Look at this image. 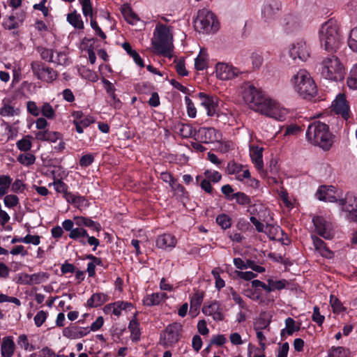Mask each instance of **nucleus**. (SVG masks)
Here are the masks:
<instances>
[{
    "label": "nucleus",
    "instance_id": "61",
    "mask_svg": "<svg viewBox=\"0 0 357 357\" xmlns=\"http://www.w3.org/2000/svg\"><path fill=\"white\" fill-rule=\"evenodd\" d=\"M230 293L233 301L239 306L241 310H248V306L242 299L241 296L233 288L230 289Z\"/></svg>",
    "mask_w": 357,
    "mask_h": 357
},
{
    "label": "nucleus",
    "instance_id": "46",
    "mask_svg": "<svg viewBox=\"0 0 357 357\" xmlns=\"http://www.w3.org/2000/svg\"><path fill=\"white\" fill-rule=\"evenodd\" d=\"M17 148L22 152H29L32 147L31 137L26 135L16 142Z\"/></svg>",
    "mask_w": 357,
    "mask_h": 357
},
{
    "label": "nucleus",
    "instance_id": "41",
    "mask_svg": "<svg viewBox=\"0 0 357 357\" xmlns=\"http://www.w3.org/2000/svg\"><path fill=\"white\" fill-rule=\"evenodd\" d=\"M36 158L34 154L31 152H25L20 153L17 157V161L23 166L29 167L33 165L36 162Z\"/></svg>",
    "mask_w": 357,
    "mask_h": 357
},
{
    "label": "nucleus",
    "instance_id": "32",
    "mask_svg": "<svg viewBox=\"0 0 357 357\" xmlns=\"http://www.w3.org/2000/svg\"><path fill=\"white\" fill-rule=\"evenodd\" d=\"M109 299L107 294L99 292L92 294L90 298L87 301V305L91 307H97L101 306Z\"/></svg>",
    "mask_w": 357,
    "mask_h": 357
},
{
    "label": "nucleus",
    "instance_id": "54",
    "mask_svg": "<svg viewBox=\"0 0 357 357\" xmlns=\"http://www.w3.org/2000/svg\"><path fill=\"white\" fill-rule=\"evenodd\" d=\"M222 272V270H221L219 268H215L212 270L211 273L213 275L215 278V287L220 290L222 288H223L225 286V282L223 279L220 277V273Z\"/></svg>",
    "mask_w": 357,
    "mask_h": 357
},
{
    "label": "nucleus",
    "instance_id": "23",
    "mask_svg": "<svg viewBox=\"0 0 357 357\" xmlns=\"http://www.w3.org/2000/svg\"><path fill=\"white\" fill-rule=\"evenodd\" d=\"M90 333L89 327L70 325L63 330V335L69 339H79Z\"/></svg>",
    "mask_w": 357,
    "mask_h": 357
},
{
    "label": "nucleus",
    "instance_id": "12",
    "mask_svg": "<svg viewBox=\"0 0 357 357\" xmlns=\"http://www.w3.org/2000/svg\"><path fill=\"white\" fill-rule=\"evenodd\" d=\"M215 70L216 77L224 81L233 79L242 73L238 68L224 62H218Z\"/></svg>",
    "mask_w": 357,
    "mask_h": 357
},
{
    "label": "nucleus",
    "instance_id": "55",
    "mask_svg": "<svg viewBox=\"0 0 357 357\" xmlns=\"http://www.w3.org/2000/svg\"><path fill=\"white\" fill-rule=\"evenodd\" d=\"M264 347H256L250 344L248 347V357H265Z\"/></svg>",
    "mask_w": 357,
    "mask_h": 357
},
{
    "label": "nucleus",
    "instance_id": "56",
    "mask_svg": "<svg viewBox=\"0 0 357 357\" xmlns=\"http://www.w3.org/2000/svg\"><path fill=\"white\" fill-rule=\"evenodd\" d=\"M40 111L42 115L48 119H53L55 117V111L52 106L48 102L43 103Z\"/></svg>",
    "mask_w": 357,
    "mask_h": 357
},
{
    "label": "nucleus",
    "instance_id": "36",
    "mask_svg": "<svg viewBox=\"0 0 357 357\" xmlns=\"http://www.w3.org/2000/svg\"><path fill=\"white\" fill-rule=\"evenodd\" d=\"M347 86L351 90H357V63L353 64L347 74Z\"/></svg>",
    "mask_w": 357,
    "mask_h": 357
},
{
    "label": "nucleus",
    "instance_id": "7",
    "mask_svg": "<svg viewBox=\"0 0 357 357\" xmlns=\"http://www.w3.org/2000/svg\"><path fill=\"white\" fill-rule=\"evenodd\" d=\"M241 96L245 105L252 111L260 114L268 95L250 84L241 88Z\"/></svg>",
    "mask_w": 357,
    "mask_h": 357
},
{
    "label": "nucleus",
    "instance_id": "43",
    "mask_svg": "<svg viewBox=\"0 0 357 357\" xmlns=\"http://www.w3.org/2000/svg\"><path fill=\"white\" fill-rule=\"evenodd\" d=\"M121 10L123 17L128 23L135 24L139 21V18L137 15L128 5H123L121 7Z\"/></svg>",
    "mask_w": 357,
    "mask_h": 357
},
{
    "label": "nucleus",
    "instance_id": "9",
    "mask_svg": "<svg viewBox=\"0 0 357 357\" xmlns=\"http://www.w3.org/2000/svg\"><path fill=\"white\" fill-rule=\"evenodd\" d=\"M260 114L283 121L288 114V109L282 105L277 100L268 96Z\"/></svg>",
    "mask_w": 357,
    "mask_h": 357
},
{
    "label": "nucleus",
    "instance_id": "48",
    "mask_svg": "<svg viewBox=\"0 0 357 357\" xmlns=\"http://www.w3.org/2000/svg\"><path fill=\"white\" fill-rule=\"evenodd\" d=\"M94 122V119L92 116L89 115H84V116L77 122L75 125L76 131L78 133H82L84 128L89 126Z\"/></svg>",
    "mask_w": 357,
    "mask_h": 357
},
{
    "label": "nucleus",
    "instance_id": "62",
    "mask_svg": "<svg viewBox=\"0 0 357 357\" xmlns=\"http://www.w3.org/2000/svg\"><path fill=\"white\" fill-rule=\"evenodd\" d=\"M216 222L224 229L229 228L231 224L230 218L225 214L219 215L216 218Z\"/></svg>",
    "mask_w": 357,
    "mask_h": 357
},
{
    "label": "nucleus",
    "instance_id": "5",
    "mask_svg": "<svg viewBox=\"0 0 357 357\" xmlns=\"http://www.w3.org/2000/svg\"><path fill=\"white\" fill-rule=\"evenodd\" d=\"M321 76L331 82H340L344 79L345 67L341 60L335 55L324 57L319 63Z\"/></svg>",
    "mask_w": 357,
    "mask_h": 357
},
{
    "label": "nucleus",
    "instance_id": "58",
    "mask_svg": "<svg viewBox=\"0 0 357 357\" xmlns=\"http://www.w3.org/2000/svg\"><path fill=\"white\" fill-rule=\"evenodd\" d=\"M79 74L82 77L92 82H95L98 79V77L96 73L85 68L79 70Z\"/></svg>",
    "mask_w": 357,
    "mask_h": 357
},
{
    "label": "nucleus",
    "instance_id": "16",
    "mask_svg": "<svg viewBox=\"0 0 357 357\" xmlns=\"http://www.w3.org/2000/svg\"><path fill=\"white\" fill-rule=\"evenodd\" d=\"M31 69L38 79L48 83L52 82L57 77V73L52 68L40 65L38 63H32Z\"/></svg>",
    "mask_w": 357,
    "mask_h": 357
},
{
    "label": "nucleus",
    "instance_id": "38",
    "mask_svg": "<svg viewBox=\"0 0 357 357\" xmlns=\"http://www.w3.org/2000/svg\"><path fill=\"white\" fill-rule=\"evenodd\" d=\"M102 83L104 84L105 89L106 90L107 94L114 101V102H113V105L115 107H119L121 106V102L120 100L116 98V95L115 94L116 89L114 84L109 80L105 79H102Z\"/></svg>",
    "mask_w": 357,
    "mask_h": 357
},
{
    "label": "nucleus",
    "instance_id": "57",
    "mask_svg": "<svg viewBox=\"0 0 357 357\" xmlns=\"http://www.w3.org/2000/svg\"><path fill=\"white\" fill-rule=\"evenodd\" d=\"M3 204L8 208H14L19 204V199L15 195H6L3 198Z\"/></svg>",
    "mask_w": 357,
    "mask_h": 357
},
{
    "label": "nucleus",
    "instance_id": "33",
    "mask_svg": "<svg viewBox=\"0 0 357 357\" xmlns=\"http://www.w3.org/2000/svg\"><path fill=\"white\" fill-rule=\"evenodd\" d=\"M208 65V54L205 49H201L195 59V68L197 70H204Z\"/></svg>",
    "mask_w": 357,
    "mask_h": 357
},
{
    "label": "nucleus",
    "instance_id": "3",
    "mask_svg": "<svg viewBox=\"0 0 357 357\" xmlns=\"http://www.w3.org/2000/svg\"><path fill=\"white\" fill-rule=\"evenodd\" d=\"M294 91L305 99H310L317 92V86L310 74L305 69L298 70L290 79Z\"/></svg>",
    "mask_w": 357,
    "mask_h": 357
},
{
    "label": "nucleus",
    "instance_id": "18",
    "mask_svg": "<svg viewBox=\"0 0 357 357\" xmlns=\"http://www.w3.org/2000/svg\"><path fill=\"white\" fill-rule=\"evenodd\" d=\"M333 111L341 115L344 119L347 120L349 117V105L343 93H339L332 102Z\"/></svg>",
    "mask_w": 357,
    "mask_h": 357
},
{
    "label": "nucleus",
    "instance_id": "30",
    "mask_svg": "<svg viewBox=\"0 0 357 357\" xmlns=\"http://www.w3.org/2000/svg\"><path fill=\"white\" fill-rule=\"evenodd\" d=\"M312 238L315 250H317L322 257L327 259H331L333 257V252L326 247V243L321 238L315 236H312Z\"/></svg>",
    "mask_w": 357,
    "mask_h": 357
},
{
    "label": "nucleus",
    "instance_id": "11",
    "mask_svg": "<svg viewBox=\"0 0 357 357\" xmlns=\"http://www.w3.org/2000/svg\"><path fill=\"white\" fill-rule=\"evenodd\" d=\"M338 205L341 206V210L347 220L357 222L356 195L352 192L347 193L344 199L339 200Z\"/></svg>",
    "mask_w": 357,
    "mask_h": 357
},
{
    "label": "nucleus",
    "instance_id": "47",
    "mask_svg": "<svg viewBox=\"0 0 357 357\" xmlns=\"http://www.w3.org/2000/svg\"><path fill=\"white\" fill-rule=\"evenodd\" d=\"M12 183V178L8 175L0 176V197L6 195Z\"/></svg>",
    "mask_w": 357,
    "mask_h": 357
},
{
    "label": "nucleus",
    "instance_id": "59",
    "mask_svg": "<svg viewBox=\"0 0 357 357\" xmlns=\"http://www.w3.org/2000/svg\"><path fill=\"white\" fill-rule=\"evenodd\" d=\"M17 344L26 351H33L35 349V347L29 344L28 337L24 334H22L18 337Z\"/></svg>",
    "mask_w": 357,
    "mask_h": 357
},
{
    "label": "nucleus",
    "instance_id": "1",
    "mask_svg": "<svg viewBox=\"0 0 357 357\" xmlns=\"http://www.w3.org/2000/svg\"><path fill=\"white\" fill-rule=\"evenodd\" d=\"M320 47L328 53L337 52L343 45L344 36L340 22L330 18L321 24L317 32Z\"/></svg>",
    "mask_w": 357,
    "mask_h": 357
},
{
    "label": "nucleus",
    "instance_id": "39",
    "mask_svg": "<svg viewBox=\"0 0 357 357\" xmlns=\"http://www.w3.org/2000/svg\"><path fill=\"white\" fill-rule=\"evenodd\" d=\"M133 310L134 306L131 303L121 301L115 302V310H116L115 316L117 317L122 315L123 313L126 314L132 312Z\"/></svg>",
    "mask_w": 357,
    "mask_h": 357
},
{
    "label": "nucleus",
    "instance_id": "14",
    "mask_svg": "<svg viewBox=\"0 0 357 357\" xmlns=\"http://www.w3.org/2000/svg\"><path fill=\"white\" fill-rule=\"evenodd\" d=\"M155 243L156 248L166 252H171L176 247L178 239L174 234L170 232H165L156 236Z\"/></svg>",
    "mask_w": 357,
    "mask_h": 357
},
{
    "label": "nucleus",
    "instance_id": "42",
    "mask_svg": "<svg viewBox=\"0 0 357 357\" xmlns=\"http://www.w3.org/2000/svg\"><path fill=\"white\" fill-rule=\"evenodd\" d=\"M347 43L349 49L352 52L357 53V26L349 31Z\"/></svg>",
    "mask_w": 357,
    "mask_h": 357
},
{
    "label": "nucleus",
    "instance_id": "29",
    "mask_svg": "<svg viewBox=\"0 0 357 357\" xmlns=\"http://www.w3.org/2000/svg\"><path fill=\"white\" fill-rule=\"evenodd\" d=\"M24 22L23 15L17 17L14 15L6 16L3 18L2 26L6 30L18 29Z\"/></svg>",
    "mask_w": 357,
    "mask_h": 357
},
{
    "label": "nucleus",
    "instance_id": "40",
    "mask_svg": "<svg viewBox=\"0 0 357 357\" xmlns=\"http://www.w3.org/2000/svg\"><path fill=\"white\" fill-rule=\"evenodd\" d=\"M204 299V293L202 291L195 292L190 298V313H193V308H195V314L199 312V308Z\"/></svg>",
    "mask_w": 357,
    "mask_h": 357
},
{
    "label": "nucleus",
    "instance_id": "4",
    "mask_svg": "<svg viewBox=\"0 0 357 357\" xmlns=\"http://www.w3.org/2000/svg\"><path fill=\"white\" fill-rule=\"evenodd\" d=\"M306 137L309 142L324 150H328L333 143V135L324 123L314 121L309 125Z\"/></svg>",
    "mask_w": 357,
    "mask_h": 357
},
{
    "label": "nucleus",
    "instance_id": "52",
    "mask_svg": "<svg viewBox=\"0 0 357 357\" xmlns=\"http://www.w3.org/2000/svg\"><path fill=\"white\" fill-rule=\"evenodd\" d=\"M267 282L269 284L270 292L283 289L287 284L285 280H274L271 278H268Z\"/></svg>",
    "mask_w": 357,
    "mask_h": 357
},
{
    "label": "nucleus",
    "instance_id": "34",
    "mask_svg": "<svg viewBox=\"0 0 357 357\" xmlns=\"http://www.w3.org/2000/svg\"><path fill=\"white\" fill-rule=\"evenodd\" d=\"M35 136L38 140L51 142H55L61 137V135L59 132L48 130L39 131L36 133Z\"/></svg>",
    "mask_w": 357,
    "mask_h": 357
},
{
    "label": "nucleus",
    "instance_id": "6",
    "mask_svg": "<svg viewBox=\"0 0 357 357\" xmlns=\"http://www.w3.org/2000/svg\"><path fill=\"white\" fill-rule=\"evenodd\" d=\"M65 231H69L68 236L70 239L77 241L81 245H89L92 250L96 251L100 245V241L95 236H89L87 230L84 227H74V222L70 219H67L62 222Z\"/></svg>",
    "mask_w": 357,
    "mask_h": 357
},
{
    "label": "nucleus",
    "instance_id": "8",
    "mask_svg": "<svg viewBox=\"0 0 357 357\" xmlns=\"http://www.w3.org/2000/svg\"><path fill=\"white\" fill-rule=\"evenodd\" d=\"M195 26L200 32H215L218 29V22L212 12L207 9H202L197 13Z\"/></svg>",
    "mask_w": 357,
    "mask_h": 357
},
{
    "label": "nucleus",
    "instance_id": "49",
    "mask_svg": "<svg viewBox=\"0 0 357 357\" xmlns=\"http://www.w3.org/2000/svg\"><path fill=\"white\" fill-rule=\"evenodd\" d=\"M49 279V274L45 272H38L30 275L31 285L39 284L47 282Z\"/></svg>",
    "mask_w": 357,
    "mask_h": 357
},
{
    "label": "nucleus",
    "instance_id": "35",
    "mask_svg": "<svg viewBox=\"0 0 357 357\" xmlns=\"http://www.w3.org/2000/svg\"><path fill=\"white\" fill-rule=\"evenodd\" d=\"M132 314L133 317L129 323L128 329L130 331L131 339L134 341H137L140 337L139 323L137 320V312L134 311Z\"/></svg>",
    "mask_w": 357,
    "mask_h": 357
},
{
    "label": "nucleus",
    "instance_id": "10",
    "mask_svg": "<svg viewBox=\"0 0 357 357\" xmlns=\"http://www.w3.org/2000/svg\"><path fill=\"white\" fill-rule=\"evenodd\" d=\"M288 55L295 61L305 62L311 56V48L305 40L297 39L289 45Z\"/></svg>",
    "mask_w": 357,
    "mask_h": 357
},
{
    "label": "nucleus",
    "instance_id": "37",
    "mask_svg": "<svg viewBox=\"0 0 357 357\" xmlns=\"http://www.w3.org/2000/svg\"><path fill=\"white\" fill-rule=\"evenodd\" d=\"M67 22L76 29L82 30L84 27L80 14L74 10L67 15Z\"/></svg>",
    "mask_w": 357,
    "mask_h": 357
},
{
    "label": "nucleus",
    "instance_id": "53",
    "mask_svg": "<svg viewBox=\"0 0 357 357\" xmlns=\"http://www.w3.org/2000/svg\"><path fill=\"white\" fill-rule=\"evenodd\" d=\"M52 62L61 66H66L69 64L68 56L65 52H55Z\"/></svg>",
    "mask_w": 357,
    "mask_h": 357
},
{
    "label": "nucleus",
    "instance_id": "45",
    "mask_svg": "<svg viewBox=\"0 0 357 357\" xmlns=\"http://www.w3.org/2000/svg\"><path fill=\"white\" fill-rule=\"evenodd\" d=\"M349 349L344 347H332L328 351V357H349Z\"/></svg>",
    "mask_w": 357,
    "mask_h": 357
},
{
    "label": "nucleus",
    "instance_id": "27",
    "mask_svg": "<svg viewBox=\"0 0 357 357\" xmlns=\"http://www.w3.org/2000/svg\"><path fill=\"white\" fill-rule=\"evenodd\" d=\"M71 220L74 222V226H77L76 227H87L93 229V231H96L98 233L101 230L100 225L92 220L89 218L84 216H74L73 219Z\"/></svg>",
    "mask_w": 357,
    "mask_h": 357
},
{
    "label": "nucleus",
    "instance_id": "64",
    "mask_svg": "<svg viewBox=\"0 0 357 357\" xmlns=\"http://www.w3.org/2000/svg\"><path fill=\"white\" fill-rule=\"evenodd\" d=\"M12 191L15 193H23L26 189L24 183L20 179H16L11 183Z\"/></svg>",
    "mask_w": 357,
    "mask_h": 357
},
{
    "label": "nucleus",
    "instance_id": "20",
    "mask_svg": "<svg viewBox=\"0 0 357 357\" xmlns=\"http://www.w3.org/2000/svg\"><path fill=\"white\" fill-rule=\"evenodd\" d=\"M316 197L320 201L339 203L340 195L333 186H321L316 193Z\"/></svg>",
    "mask_w": 357,
    "mask_h": 357
},
{
    "label": "nucleus",
    "instance_id": "25",
    "mask_svg": "<svg viewBox=\"0 0 357 357\" xmlns=\"http://www.w3.org/2000/svg\"><path fill=\"white\" fill-rule=\"evenodd\" d=\"M169 297L166 293L155 292L146 294L144 297L142 302L144 305L151 307L160 305L161 303L165 301Z\"/></svg>",
    "mask_w": 357,
    "mask_h": 357
},
{
    "label": "nucleus",
    "instance_id": "26",
    "mask_svg": "<svg viewBox=\"0 0 357 357\" xmlns=\"http://www.w3.org/2000/svg\"><path fill=\"white\" fill-rule=\"evenodd\" d=\"M20 109L15 107L10 99L4 98L0 107V116L3 117H13L20 114Z\"/></svg>",
    "mask_w": 357,
    "mask_h": 357
},
{
    "label": "nucleus",
    "instance_id": "63",
    "mask_svg": "<svg viewBox=\"0 0 357 357\" xmlns=\"http://www.w3.org/2000/svg\"><path fill=\"white\" fill-rule=\"evenodd\" d=\"M47 318V312L44 310H40L33 318L34 324L37 327H40Z\"/></svg>",
    "mask_w": 357,
    "mask_h": 357
},
{
    "label": "nucleus",
    "instance_id": "60",
    "mask_svg": "<svg viewBox=\"0 0 357 357\" xmlns=\"http://www.w3.org/2000/svg\"><path fill=\"white\" fill-rule=\"evenodd\" d=\"M330 304L333 308V311L335 313H340L345 310V307L343 306L342 303L334 296H331Z\"/></svg>",
    "mask_w": 357,
    "mask_h": 357
},
{
    "label": "nucleus",
    "instance_id": "51",
    "mask_svg": "<svg viewBox=\"0 0 357 357\" xmlns=\"http://www.w3.org/2000/svg\"><path fill=\"white\" fill-rule=\"evenodd\" d=\"M250 59L252 68L255 70H259L264 63V57L262 54L257 52H254L251 54Z\"/></svg>",
    "mask_w": 357,
    "mask_h": 357
},
{
    "label": "nucleus",
    "instance_id": "50",
    "mask_svg": "<svg viewBox=\"0 0 357 357\" xmlns=\"http://www.w3.org/2000/svg\"><path fill=\"white\" fill-rule=\"evenodd\" d=\"M79 2L82 6V11L84 16L86 18H92L93 13L91 0H79Z\"/></svg>",
    "mask_w": 357,
    "mask_h": 357
},
{
    "label": "nucleus",
    "instance_id": "31",
    "mask_svg": "<svg viewBox=\"0 0 357 357\" xmlns=\"http://www.w3.org/2000/svg\"><path fill=\"white\" fill-rule=\"evenodd\" d=\"M15 349L13 337L7 336L3 338L1 346V353L3 357H12Z\"/></svg>",
    "mask_w": 357,
    "mask_h": 357
},
{
    "label": "nucleus",
    "instance_id": "19",
    "mask_svg": "<svg viewBox=\"0 0 357 357\" xmlns=\"http://www.w3.org/2000/svg\"><path fill=\"white\" fill-rule=\"evenodd\" d=\"M195 138L203 143H213L218 141L220 133L213 128H201L195 133Z\"/></svg>",
    "mask_w": 357,
    "mask_h": 357
},
{
    "label": "nucleus",
    "instance_id": "21",
    "mask_svg": "<svg viewBox=\"0 0 357 357\" xmlns=\"http://www.w3.org/2000/svg\"><path fill=\"white\" fill-rule=\"evenodd\" d=\"M202 312L206 316L212 317L214 321H220L224 319V314L220 305L217 301L205 304L202 307Z\"/></svg>",
    "mask_w": 357,
    "mask_h": 357
},
{
    "label": "nucleus",
    "instance_id": "15",
    "mask_svg": "<svg viewBox=\"0 0 357 357\" xmlns=\"http://www.w3.org/2000/svg\"><path fill=\"white\" fill-rule=\"evenodd\" d=\"M281 3L277 0H266L261 10L264 21L270 22L277 19L281 10Z\"/></svg>",
    "mask_w": 357,
    "mask_h": 357
},
{
    "label": "nucleus",
    "instance_id": "24",
    "mask_svg": "<svg viewBox=\"0 0 357 357\" xmlns=\"http://www.w3.org/2000/svg\"><path fill=\"white\" fill-rule=\"evenodd\" d=\"M227 171L229 174L235 175L236 178L240 181L250 177V171L248 169H243L241 165L234 162H230L228 164Z\"/></svg>",
    "mask_w": 357,
    "mask_h": 357
},
{
    "label": "nucleus",
    "instance_id": "17",
    "mask_svg": "<svg viewBox=\"0 0 357 357\" xmlns=\"http://www.w3.org/2000/svg\"><path fill=\"white\" fill-rule=\"evenodd\" d=\"M200 105L206 109L208 116H213L217 113L218 99L203 92L197 94Z\"/></svg>",
    "mask_w": 357,
    "mask_h": 357
},
{
    "label": "nucleus",
    "instance_id": "13",
    "mask_svg": "<svg viewBox=\"0 0 357 357\" xmlns=\"http://www.w3.org/2000/svg\"><path fill=\"white\" fill-rule=\"evenodd\" d=\"M317 233L325 239H331L334 232L332 223L323 216L317 215L312 218Z\"/></svg>",
    "mask_w": 357,
    "mask_h": 357
},
{
    "label": "nucleus",
    "instance_id": "44",
    "mask_svg": "<svg viewBox=\"0 0 357 357\" xmlns=\"http://www.w3.org/2000/svg\"><path fill=\"white\" fill-rule=\"evenodd\" d=\"M299 330V326L296 325L295 321L288 317L285 319V328L281 331V336L283 337L285 335H291L294 332Z\"/></svg>",
    "mask_w": 357,
    "mask_h": 357
},
{
    "label": "nucleus",
    "instance_id": "22",
    "mask_svg": "<svg viewBox=\"0 0 357 357\" xmlns=\"http://www.w3.org/2000/svg\"><path fill=\"white\" fill-rule=\"evenodd\" d=\"M180 339V326L177 324L169 325L164 332V341L167 346L176 344Z\"/></svg>",
    "mask_w": 357,
    "mask_h": 357
},
{
    "label": "nucleus",
    "instance_id": "2",
    "mask_svg": "<svg viewBox=\"0 0 357 357\" xmlns=\"http://www.w3.org/2000/svg\"><path fill=\"white\" fill-rule=\"evenodd\" d=\"M173 30L171 24L168 25L162 22H158L153 31L152 46L154 52L167 54L173 47Z\"/></svg>",
    "mask_w": 357,
    "mask_h": 357
},
{
    "label": "nucleus",
    "instance_id": "28",
    "mask_svg": "<svg viewBox=\"0 0 357 357\" xmlns=\"http://www.w3.org/2000/svg\"><path fill=\"white\" fill-rule=\"evenodd\" d=\"M250 155L252 162L257 169H261L264 167L263 148L258 146H250Z\"/></svg>",
    "mask_w": 357,
    "mask_h": 357
}]
</instances>
